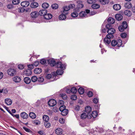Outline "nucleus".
Wrapping results in <instances>:
<instances>
[{
  "mask_svg": "<svg viewBox=\"0 0 135 135\" xmlns=\"http://www.w3.org/2000/svg\"><path fill=\"white\" fill-rule=\"evenodd\" d=\"M113 37L112 35H107L106 37L104 38V41L106 45H108L110 42V39Z\"/></svg>",
  "mask_w": 135,
  "mask_h": 135,
  "instance_id": "f257e3e1",
  "label": "nucleus"
},
{
  "mask_svg": "<svg viewBox=\"0 0 135 135\" xmlns=\"http://www.w3.org/2000/svg\"><path fill=\"white\" fill-rule=\"evenodd\" d=\"M63 73V71L62 69L57 70L56 71V73L55 72L52 73V75H53V77L55 76L56 75V74L58 75H62Z\"/></svg>",
  "mask_w": 135,
  "mask_h": 135,
  "instance_id": "f03ea898",
  "label": "nucleus"
},
{
  "mask_svg": "<svg viewBox=\"0 0 135 135\" xmlns=\"http://www.w3.org/2000/svg\"><path fill=\"white\" fill-rule=\"evenodd\" d=\"M16 70L13 69H10L8 70L7 73L8 75L10 76H13L15 75L16 74Z\"/></svg>",
  "mask_w": 135,
  "mask_h": 135,
  "instance_id": "7ed1b4c3",
  "label": "nucleus"
},
{
  "mask_svg": "<svg viewBox=\"0 0 135 135\" xmlns=\"http://www.w3.org/2000/svg\"><path fill=\"white\" fill-rule=\"evenodd\" d=\"M81 117L82 119H84L86 117L88 119H90L91 118V114L88 115L85 112H84L81 114Z\"/></svg>",
  "mask_w": 135,
  "mask_h": 135,
  "instance_id": "20e7f679",
  "label": "nucleus"
},
{
  "mask_svg": "<svg viewBox=\"0 0 135 135\" xmlns=\"http://www.w3.org/2000/svg\"><path fill=\"white\" fill-rule=\"evenodd\" d=\"M56 66L57 68H60L62 70H64L65 69V65L62 64L60 62L57 63L56 64Z\"/></svg>",
  "mask_w": 135,
  "mask_h": 135,
  "instance_id": "39448f33",
  "label": "nucleus"
},
{
  "mask_svg": "<svg viewBox=\"0 0 135 135\" xmlns=\"http://www.w3.org/2000/svg\"><path fill=\"white\" fill-rule=\"evenodd\" d=\"M48 104L50 106L52 107L55 105L56 104V102L54 99H51L49 101Z\"/></svg>",
  "mask_w": 135,
  "mask_h": 135,
  "instance_id": "423d86ee",
  "label": "nucleus"
},
{
  "mask_svg": "<svg viewBox=\"0 0 135 135\" xmlns=\"http://www.w3.org/2000/svg\"><path fill=\"white\" fill-rule=\"evenodd\" d=\"M91 111V109L90 106H87L85 108V111L84 112L86 113L87 114H90Z\"/></svg>",
  "mask_w": 135,
  "mask_h": 135,
  "instance_id": "0eeeda50",
  "label": "nucleus"
},
{
  "mask_svg": "<svg viewBox=\"0 0 135 135\" xmlns=\"http://www.w3.org/2000/svg\"><path fill=\"white\" fill-rule=\"evenodd\" d=\"M108 34L107 35H112L113 36V34L115 32V30L114 28H110V29H109L107 31Z\"/></svg>",
  "mask_w": 135,
  "mask_h": 135,
  "instance_id": "6e6552de",
  "label": "nucleus"
},
{
  "mask_svg": "<svg viewBox=\"0 0 135 135\" xmlns=\"http://www.w3.org/2000/svg\"><path fill=\"white\" fill-rule=\"evenodd\" d=\"M32 74V72L30 70L26 69L23 72V74L27 76H29Z\"/></svg>",
  "mask_w": 135,
  "mask_h": 135,
  "instance_id": "1a4fd4ad",
  "label": "nucleus"
},
{
  "mask_svg": "<svg viewBox=\"0 0 135 135\" xmlns=\"http://www.w3.org/2000/svg\"><path fill=\"white\" fill-rule=\"evenodd\" d=\"M30 3L27 1H23L21 3V6L23 7H28Z\"/></svg>",
  "mask_w": 135,
  "mask_h": 135,
  "instance_id": "9d476101",
  "label": "nucleus"
},
{
  "mask_svg": "<svg viewBox=\"0 0 135 135\" xmlns=\"http://www.w3.org/2000/svg\"><path fill=\"white\" fill-rule=\"evenodd\" d=\"M63 132V130L61 128H59L56 129L55 132L56 134L60 135L62 134Z\"/></svg>",
  "mask_w": 135,
  "mask_h": 135,
  "instance_id": "9b49d317",
  "label": "nucleus"
},
{
  "mask_svg": "<svg viewBox=\"0 0 135 135\" xmlns=\"http://www.w3.org/2000/svg\"><path fill=\"white\" fill-rule=\"evenodd\" d=\"M21 117L23 119H27L28 117V114L25 112H23L21 113Z\"/></svg>",
  "mask_w": 135,
  "mask_h": 135,
  "instance_id": "f8f14e48",
  "label": "nucleus"
},
{
  "mask_svg": "<svg viewBox=\"0 0 135 135\" xmlns=\"http://www.w3.org/2000/svg\"><path fill=\"white\" fill-rule=\"evenodd\" d=\"M70 9L69 7V6H65L63 8V11L62 12L63 13H64L65 14H68V12Z\"/></svg>",
  "mask_w": 135,
  "mask_h": 135,
  "instance_id": "ddd939ff",
  "label": "nucleus"
},
{
  "mask_svg": "<svg viewBox=\"0 0 135 135\" xmlns=\"http://www.w3.org/2000/svg\"><path fill=\"white\" fill-rule=\"evenodd\" d=\"M48 62L49 64L51 66H54L56 64V62L53 59H49Z\"/></svg>",
  "mask_w": 135,
  "mask_h": 135,
  "instance_id": "4468645a",
  "label": "nucleus"
},
{
  "mask_svg": "<svg viewBox=\"0 0 135 135\" xmlns=\"http://www.w3.org/2000/svg\"><path fill=\"white\" fill-rule=\"evenodd\" d=\"M113 8L116 11L120 10L121 8V6L119 4H114L113 6Z\"/></svg>",
  "mask_w": 135,
  "mask_h": 135,
  "instance_id": "2eb2a0df",
  "label": "nucleus"
},
{
  "mask_svg": "<svg viewBox=\"0 0 135 135\" xmlns=\"http://www.w3.org/2000/svg\"><path fill=\"white\" fill-rule=\"evenodd\" d=\"M47 13V10L46 9H42L39 12V14L41 16H44Z\"/></svg>",
  "mask_w": 135,
  "mask_h": 135,
  "instance_id": "dca6fc26",
  "label": "nucleus"
},
{
  "mask_svg": "<svg viewBox=\"0 0 135 135\" xmlns=\"http://www.w3.org/2000/svg\"><path fill=\"white\" fill-rule=\"evenodd\" d=\"M44 18L47 20H49L51 19L52 17L51 14L50 13L47 14L46 13L44 16Z\"/></svg>",
  "mask_w": 135,
  "mask_h": 135,
  "instance_id": "f3484780",
  "label": "nucleus"
},
{
  "mask_svg": "<svg viewBox=\"0 0 135 135\" xmlns=\"http://www.w3.org/2000/svg\"><path fill=\"white\" fill-rule=\"evenodd\" d=\"M124 6L126 8L129 9L132 7V5L130 2H126L124 4Z\"/></svg>",
  "mask_w": 135,
  "mask_h": 135,
  "instance_id": "a211bd4d",
  "label": "nucleus"
},
{
  "mask_svg": "<svg viewBox=\"0 0 135 135\" xmlns=\"http://www.w3.org/2000/svg\"><path fill=\"white\" fill-rule=\"evenodd\" d=\"M65 15V14L64 13H63V12H62L61 14L59 16V19L61 20H65L66 18Z\"/></svg>",
  "mask_w": 135,
  "mask_h": 135,
  "instance_id": "6ab92c4d",
  "label": "nucleus"
},
{
  "mask_svg": "<svg viewBox=\"0 0 135 135\" xmlns=\"http://www.w3.org/2000/svg\"><path fill=\"white\" fill-rule=\"evenodd\" d=\"M31 16L32 18H36L38 16V12L36 11L32 12L31 13Z\"/></svg>",
  "mask_w": 135,
  "mask_h": 135,
  "instance_id": "aec40b11",
  "label": "nucleus"
},
{
  "mask_svg": "<svg viewBox=\"0 0 135 135\" xmlns=\"http://www.w3.org/2000/svg\"><path fill=\"white\" fill-rule=\"evenodd\" d=\"M13 80L15 82L18 83L20 82L21 80V78L18 76H15L13 78Z\"/></svg>",
  "mask_w": 135,
  "mask_h": 135,
  "instance_id": "412c9836",
  "label": "nucleus"
},
{
  "mask_svg": "<svg viewBox=\"0 0 135 135\" xmlns=\"http://www.w3.org/2000/svg\"><path fill=\"white\" fill-rule=\"evenodd\" d=\"M5 102L7 105H10L12 104V102L10 99L7 98L5 99Z\"/></svg>",
  "mask_w": 135,
  "mask_h": 135,
  "instance_id": "4be33fe9",
  "label": "nucleus"
},
{
  "mask_svg": "<svg viewBox=\"0 0 135 135\" xmlns=\"http://www.w3.org/2000/svg\"><path fill=\"white\" fill-rule=\"evenodd\" d=\"M131 12L128 10H125L124 12V14L125 15L129 17L131 15Z\"/></svg>",
  "mask_w": 135,
  "mask_h": 135,
  "instance_id": "5701e85b",
  "label": "nucleus"
},
{
  "mask_svg": "<svg viewBox=\"0 0 135 135\" xmlns=\"http://www.w3.org/2000/svg\"><path fill=\"white\" fill-rule=\"evenodd\" d=\"M97 1L103 4L108 3L109 2L108 0H97Z\"/></svg>",
  "mask_w": 135,
  "mask_h": 135,
  "instance_id": "b1692460",
  "label": "nucleus"
},
{
  "mask_svg": "<svg viewBox=\"0 0 135 135\" xmlns=\"http://www.w3.org/2000/svg\"><path fill=\"white\" fill-rule=\"evenodd\" d=\"M42 71V70L41 68H37L34 70V72L36 74L40 73Z\"/></svg>",
  "mask_w": 135,
  "mask_h": 135,
  "instance_id": "393cba45",
  "label": "nucleus"
},
{
  "mask_svg": "<svg viewBox=\"0 0 135 135\" xmlns=\"http://www.w3.org/2000/svg\"><path fill=\"white\" fill-rule=\"evenodd\" d=\"M108 22L109 23L113 24L115 22V20L113 18L110 17L108 20Z\"/></svg>",
  "mask_w": 135,
  "mask_h": 135,
  "instance_id": "a878e982",
  "label": "nucleus"
},
{
  "mask_svg": "<svg viewBox=\"0 0 135 135\" xmlns=\"http://www.w3.org/2000/svg\"><path fill=\"white\" fill-rule=\"evenodd\" d=\"M116 19L118 21H120L122 18V16L120 14H117L115 15Z\"/></svg>",
  "mask_w": 135,
  "mask_h": 135,
  "instance_id": "bb28decb",
  "label": "nucleus"
},
{
  "mask_svg": "<svg viewBox=\"0 0 135 135\" xmlns=\"http://www.w3.org/2000/svg\"><path fill=\"white\" fill-rule=\"evenodd\" d=\"M24 81L25 83L27 84H29L31 81L30 79L28 77H25L24 79Z\"/></svg>",
  "mask_w": 135,
  "mask_h": 135,
  "instance_id": "cd10ccee",
  "label": "nucleus"
},
{
  "mask_svg": "<svg viewBox=\"0 0 135 135\" xmlns=\"http://www.w3.org/2000/svg\"><path fill=\"white\" fill-rule=\"evenodd\" d=\"M80 16L81 17H86V14L84 11H82L80 12L79 14Z\"/></svg>",
  "mask_w": 135,
  "mask_h": 135,
  "instance_id": "c85d7f7f",
  "label": "nucleus"
},
{
  "mask_svg": "<svg viewBox=\"0 0 135 135\" xmlns=\"http://www.w3.org/2000/svg\"><path fill=\"white\" fill-rule=\"evenodd\" d=\"M38 4L36 2H34L31 3V6L32 8H35L37 7Z\"/></svg>",
  "mask_w": 135,
  "mask_h": 135,
  "instance_id": "c756f323",
  "label": "nucleus"
},
{
  "mask_svg": "<svg viewBox=\"0 0 135 135\" xmlns=\"http://www.w3.org/2000/svg\"><path fill=\"white\" fill-rule=\"evenodd\" d=\"M29 116L32 119H35L36 117L35 114L33 112H30L29 114Z\"/></svg>",
  "mask_w": 135,
  "mask_h": 135,
  "instance_id": "7c9ffc66",
  "label": "nucleus"
},
{
  "mask_svg": "<svg viewBox=\"0 0 135 135\" xmlns=\"http://www.w3.org/2000/svg\"><path fill=\"white\" fill-rule=\"evenodd\" d=\"M68 112V110L66 109L61 112V113L62 115L65 116L67 114Z\"/></svg>",
  "mask_w": 135,
  "mask_h": 135,
  "instance_id": "2f4dec72",
  "label": "nucleus"
},
{
  "mask_svg": "<svg viewBox=\"0 0 135 135\" xmlns=\"http://www.w3.org/2000/svg\"><path fill=\"white\" fill-rule=\"evenodd\" d=\"M91 117H92L94 118H96L98 115L96 111H93L91 114Z\"/></svg>",
  "mask_w": 135,
  "mask_h": 135,
  "instance_id": "473e14b6",
  "label": "nucleus"
},
{
  "mask_svg": "<svg viewBox=\"0 0 135 135\" xmlns=\"http://www.w3.org/2000/svg\"><path fill=\"white\" fill-rule=\"evenodd\" d=\"M91 7L93 9H97L99 8L100 7V6L98 4H95L92 5Z\"/></svg>",
  "mask_w": 135,
  "mask_h": 135,
  "instance_id": "72a5a7b5",
  "label": "nucleus"
},
{
  "mask_svg": "<svg viewBox=\"0 0 135 135\" xmlns=\"http://www.w3.org/2000/svg\"><path fill=\"white\" fill-rule=\"evenodd\" d=\"M43 119L44 121L46 122H47L49 120V117L47 115H44L43 117Z\"/></svg>",
  "mask_w": 135,
  "mask_h": 135,
  "instance_id": "f704fd0d",
  "label": "nucleus"
},
{
  "mask_svg": "<svg viewBox=\"0 0 135 135\" xmlns=\"http://www.w3.org/2000/svg\"><path fill=\"white\" fill-rule=\"evenodd\" d=\"M78 91L80 94H82L84 92V90L82 88H80L78 89Z\"/></svg>",
  "mask_w": 135,
  "mask_h": 135,
  "instance_id": "c9c22d12",
  "label": "nucleus"
},
{
  "mask_svg": "<svg viewBox=\"0 0 135 135\" xmlns=\"http://www.w3.org/2000/svg\"><path fill=\"white\" fill-rule=\"evenodd\" d=\"M32 123L36 125H38L40 124V122L37 120H35L32 121Z\"/></svg>",
  "mask_w": 135,
  "mask_h": 135,
  "instance_id": "e433bc0d",
  "label": "nucleus"
},
{
  "mask_svg": "<svg viewBox=\"0 0 135 135\" xmlns=\"http://www.w3.org/2000/svg\"><path fill=\"white\" fill-rule=\"evenodd\" d=\"M44 124L45 127L49 128L50 126V123L48 122H44Z\"/></svg>",
  "mask_w": 135,
  "mask_h": 135,
  "instance_id": "4c0bfd02",
  "label": "nucleus"
},
{
  "mask_svg": "<svg viewBox=\"0 0 135 135\" xmlns=\"http://www.w3.org/2000/svg\"><path fill=\"white\" fill-rule=\"evenodd\" d=\"M42 6L43 8L46 9L49 7V5L47 3H44L42 4Z\"/></svg>",
  "mask_w": 135,
  "mask_h": 135,
  "instance_id": "58836bf2",
  "label": "nucleus"
},
{
  "mask_svg": "<svg viewBox=\"0 0 135 135\" xmlns=\"http://www.w3.org/2000/svg\"><path fill=\"white\" fill-rule=\"evenodd\" d=\"M123 26V28L126 29L127 28V22H123L122 25H121Z\"/></svg>",
  "mask_w": 135,
  "mask_h": 135,
  "instance_id": "ea45409f",
  "label": "nucleus"
},
{
  "mask_svg": "<svg viewBox=\"0 0 135 135\" xmlns=\"http://www.w3.org/2000/svg\"><path fill=\"white\" fill-rule=\"evenodd\" d=\"M117 41L114 40H113L111 42V45L113 46L117 45Z\"/></svg>",
  "mask_w": 135,
  "mask_h": 135,
  "instance_id": "a19ab883",
  "label": "nucleus"
},
{
  "mask_svg": "<svg viewBox=\"0 0 135 135\" xmlns=\"http://www.w3.org/2000/svg\"><path fill=\"white\" fill-rule=\"evenodd\" d=\"M71 93H75L76 92L77 90L75 87H73L71 88Z\"/></svg>",
  "mask_w": 135,
  "mask_h": 135,
  "instance_id": "79ce46f5",
  "label": "nucleus"
},
{
  "mask_svg": "<svg viewBox=\"0 0 135 135\" xmlns=\"http://www.w3.org/2000/svg\"><path fill=\"white\" fill-rule=\"evenodd\" d=\"M51 7L53 9H56L58 7V5L57 4H54L52 5Z\"/></svg>",
  "mask_w": 135,
  "mask_h": 135,
  "instance_id": "37998d69",
  "label": "nucleus"
},
{
  "mask_svg": "<svg viewBox=\"0 0 135 135\" xmlns=\"http://www.w3.org/2000/svg\"><path fill=\"white\" fill-rule=\"evenodd\" d=\"M38 78L36 76H32L31 78V80L33 82H35L37 81Z\"/></svg>",
  "mask_w": 135,
  "mask_h": 135,
  "instance_id": "c03bdc74",
  "label": "nucleus"
},
{
  "mask_svg": "<svg viewBox=\"0 0 135 135\" xmlns=\"http://www.w3.org/2000/svg\"><path fill=\"white\" fill-rule=\"evenodd\" d=\"M61 96L64 99L66 100L67 98V96L65 94H60Z\"/></svg>",
  "mask_w": 135,
  "mask_h": 135,
  "instance_id": "a18cd8bd",
  "label": "nucleus"
},
{
  "mask_svg": "<svg viewBox=\"0 0 135 135\" xmlns=\"http://www.w3.org/2000/svg\"><path fill=\"white\" fill-rule=\"evenodd\" d=\"M78 15V14L76 12L73 13L71 14V16L73 17H77Z\"/></svg>",
  "mask_w": 135,
  "mask_h": 135,
  "instance_id": "49530a36",
  "label": "nucleus"
},
{
  "mask_svg": "<svg viewBox=\"0 0 135 135\" xmlns=\"http://www.w3.org/2000/svg\"><path fill=\"white\" fill-rule=\"evenodd\" d=\"M18 67L20 69H22L24 68V65L23 64H20L18 65Z\"/></svg>",
  "mask_w": 135,
  "mask_h": 135,
  "instance_id": "de8ad7c7",
  "label": "nucleus"
},
{
  "mask_svg": "<svg viewBox=\"0 0 135 135\" xmlns=\"http://www.w3.org/2000/svg\"><path fill=\"white\" fill-rule=\"evenodd\" d=\"M12 2L14 4H17L19 3V0H13Z\"/></svg>",
  "mask_w": 135,
  "mask_h": 135,
  "instance_id": "09e8293b",
  "label": "nucleus"
},
{
  "mask_svg": "<svg viewBox=\"0 0 135 135\" xmlns=\"http://www.w3.org/2000/svg\"><path fill=\"white\" fill-rule=\"evenodd\" d=\"M84 6L83 4L81 3H79L77 5V7L78 8H82Z\"/></svg>",
  "mask_w": 135,
  "mask_h": 135,
  "instance_id": "8fccbe9b",
  "label": "nucleus"
},
{
  "mask_svg": "<svg viewBox=\"0 0 135 135\" xmlns=\"http://www.w3.org/2000/svg\"><path fill=\"white\" fill-rule=\"evenodd\" d=\"M65 109V107L64 105L61 106L59 108V110L61 112H62L63 110H64Z\"/></svg>",
  "mask_w": 135,
  "mask_h": 135,
  "instance_id": "3c124183",
  "label": "nucleus"
},
{
  "mask_svg": "<svg viewBox=\"0 0 135 135\" xmlns=\"http://www.w3.org/2000/svg\"><path fill=\"white\" fill-rule=\"evenodd\" d=\"M117 45L118 46H120L122 44V41L121 40H119L117 41Z\"/></svg>",
  "mask_w": 135,
  "mask_h": 135,
  "instance_id": "603ef678",
  "label": "nucleus"
},
{
  "mask_svg": "<svg viewBox=\"0 0 135 135\" xmlns=\"http://www.w3.org/2000/svg\"><path fill=\"white\" fill-rule=\"evenodd\" d=\"M123 26H119L118 29L120 31L123 32L124 31L125 29L123 28Z\"/></svg>",
  "mask_w": 135,
  "mask_h": 135,
  "instance_id": "864d4df0",
  "label": "nucleus"
},
{
  "mask_svg": "<svg viewBox=\"0 0 135 135\" xmlns=\"http://www.w3.org/2000/svg\"><path fill=\"white\" fill-rule=\"evenodd\" d=\"M24 9L23 8H18V11L19 12H23L24 11Z\"/></svg>",
  "mask_w": 135,
  "mask_h": 135,
  "instance_id": "5fc2aeb1",
  "label": "nucleus"
},
{
  "mask_svg": "<svg viewBox=\"0 0 135 135\" xmlns=\"http://www.w3.org/2000/svg\"><path fill=\"white\" fill-rule=\"evenodd\" d=\"M76 98V96L75 95H72L71 97V98L72 100H75Z\"/></svg>",
  "mask_w": 135,
  "mask_h": 135,
  "instance_id": "6e6d98bb",
  "label": "nucleus"
},
{
  "mask_svg": "<svg viewBox=\"0 0 135 135\" xmlns=\"http://www.w3.org/2000/svg\"><path fill=\"white\" fill-rule=\"evenodd\" d=\"M59 121L61 123L63 124L64 123L65 120L63 118H61L59 119Z\"/></svg>",
  "mask_w": 135,
  "mask_h": 135,
  "instance_id": "4d7b16f0",
  "label": "nucleus"
},
{
  "mask_svg": "<svg viewBox=\"0 0 135 135\" xmlns=\"http://www.w3.org/2000/svg\"><path fill=\"white\" fill-rule=\"evenodd\" d=\"M38 81L40 82H42L44 80V79L42 77H40L38 79Z\"/></svg>",
  "mask_w": 135,
  "mask_h": 135,
  "instance_id": "13d9d810",
  "label": "nucleus"
},
{
  "mask_svg": "<svg viewBox=\"0 0 135 135\" xmlns=\"http://www.w3.org/2000/svg\"><path fill=\"white\" fill-rule=\"evenodd\" d=\"M127 35L126 33H123L121 34V37L122 38H125L127 36Z\"/></svg>",
  "mask_w": 135,
  "mask_h": 135,
  "instance_id": "bf43d9fd",
  "label": "nucleus"
},
{
  "mask_svg": "<svg viewBox=\"0 0 135 135\" xmlns=\"http://www.w3.org/2000/svg\"><path fill=\"white\" fill-rule=\"evenodd\" d=\"M28 67L29 69H28L31 70L33 68V65L32 64L29 65H28Z\"/></svg>",
  "mask_w": 135,
  "mask_h": 135,
  "instance_id": "052dcab7",
  "label": "nucleus"
},
{
  "mask_svg": "<svg viewBox=\"0 0 135 135\" xmlns=\"http://www.w3.org/2000/svg\"><path fill=\"white\" fill-rule=\"evenodd\" d=\"M87 95L89 97H91L93 95V93L91 91H89L88 92Z\"/></svg>",
  "mask_w": 135,
  "mask_h": 135,
  "instance_id": "680f3d73",
  "label": "nucleus"
},
{
  "mask_svg": "<svg viewBox=\"0 0 135 135\" xmlns=\"http://www.w3.org/2000/svg\"><path fill=\"white\" fill-rule=\"evenodd\" d=\"M95 0H88L87 2L88 3L91 4H92L93 2H95Z\"/></svg>",
  "mask_w": 135,
  "mask_h": 135,
  "instance_id": "e2e57ef3",
  "label": "nucleus"
},
{
  "mask_svg": "<svg viewBox=\"0 0 135 135\" xmlns=\"http://www.w3.org/2000/svg\"><path fill=\"white\" fill-rule=\"evenodd\" d=\"M46 60L44 59H41L40 61V63L42 64H44L46 63Z\"/></svg>",
  "mask_w": 135,
  "mask_h": 135,
  "instance_id": "0e129e2a",
  "label": "nucleus"
},
{
  "mask_svg": "<svg viewBox=\"0 0 135 135\" xmlns=\"http://www.w3.org/2000/svg\"><path fill=\"white\" fill-rule=\"evenodd\" d=\"M93 101L94 103L96 104L98 102V99L97 98H95L93 99Z\"/></svg>",
  "mask_w": 135,
  "mask_h": 135,
  "instance_id": "69168bd1",
  "label": "nucleus"
},
{
  "mask_svg": "<svg viewBox=\"0 0 135 135\" xmlns=\"http://www.w3.org/2000/svg\"><path fill=\"white\" fill-rule=\"evenodd\" d=\"M23 128L25 131L26 132H30L31 131V130L24 127H23Z\"/></svg>",
  "mask_w": 135,
  "mask_h": 135,
  "instance_id": "338daca9",
  "label": "nucleus"
},
{
  "mask_svg": "<svg viewBox=\"0 0 135 135\" xmlns=\"http://www.w3.org/2000/svg\"><path fill=\"white\" fill-rule=\"evenodd\" d=\"M52 77V75L50 74H47L46 76V78L47 79H49L51 78Z\"/></svg>",
  "mask_w": 135,
  "mask_h": 135,
  "instance_id": "774afa93",
  "label": "nucleus"
}]
</instances>
